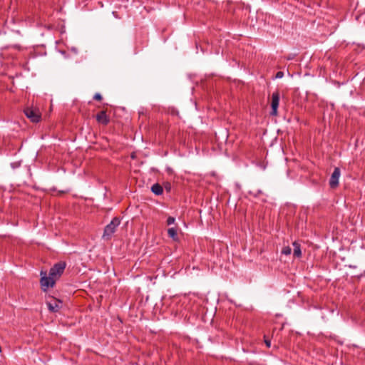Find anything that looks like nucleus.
I'll use <instances>...</instances> for the list:
<instances>
[{
	"label": "nucleus",
	"instance_id": "obj_1",
	"mask_svg": "<svg viewBox=\"0 0 365 365\" xmlns=\"http://www.w3.org/2000/svg\"><path fill=\"white\" fill-rule=\"evenodd\" d=\"M66 267L65 261H59L55 263L49 269L48 275L46 272L41 271L40 285L43 292H46L48 288H53L56 282L61 278Z\"/></svg>",
	"mask_w": 365,
	"mask_h": 365
},
{
	"label": "nucleus",
	"instance_id": "obj_2",
	"mask_svg": "<svg viewBox=\"0 0 365 365\" xmlns=\"http://www.w3.org/2000/svg\"><path fill=\"white\" fill-rule=\"evenodd\" d=\"M121 219L119 217H115L111 222L107 225L103 230V239L105 240H111L113 235L115 232L117 227L120 225Z\"/></svg>",
	"mask_w": 365,
	"mask_h": 365
},
{
	"label": "nucleus",
	"instance_id": "obj_3",
	"mask_svg": "<svg viewBox=\"0 0 365 365\" xmlns=\"http://www.w3.org/2000/svg\"><path fill=\"white\" fill-rule=\"evenodd\" d=\"M337 21V19L333 15L329 16L326 19L323 17L322 24L324 26L323 35L329 36L333 34L336 29Z\"/></svg>",
	"mask_w": 365,
	"mask_h": 365
},
{
	"label": "nucleus",
	"instance_id": "obj_4",
	"mask_svg": "<svg viewBox=\"0 0 365 365\" xmlns=\"http://www.w3.org/2000/svg\"><path fill=\"white\" fill-rule=\"evenodd\" d=\"M24 113L32 123H38L41 120V114L37 108L27 107Z\"/></svg>",
	"mask_w": 365,
	"mask_h": 365
},
{
	"label": "nucleus",
	"instance_id": "obj_5",
	"mask_svg": "<svg viewBox=\"0 0 365 365\" xmlns=\"http://www.w3.org/2000/svg\"><path fill=\"white\" fill-rule=\"evenodd\" d=\"M46 304L51 312H58L62 307L63 302L53 297L49 296L46 300Z\"/></svg>",
	"mask_w": 365,
	"mask_h": 365
},
{
	"label": "nucleus",
	"instance_id": "obj_6",
	"mask_svg": "<svg viewBox=\"0 0 365 365\" xmlns=\"http://www.w3.org/2000/svg\"><path fill=\"white\" fill-rule=\"evenodd\" d=\"M280 94L279 91H274L272 95L270 115L277 116L278 115V108L279 104Z\"/></svg>",
	"mask_w": 365,
	"mask_h": 365
},
{
	"label": "nucleus",
	"instance_id": "obj_7",
	"mask_svg": "<svg viewBox=\"0 0 365 365\" xmlns=\"http://www.w3.org/2000/svg\"><path fill=\"white\" fill-rule=\"evenodd\" d=\"M339 177L340 169L339 168H335L329 182L331 188L334 189L338 187Z\"/></svg>",
	"mask_w": 365,
	"mask_h": 365
},
{
	"label": "nucleus",
	"instance_id": "obj_8",
	"mask_svg": "<svg viewBox=\"0 0 365 365\" xmlns=\"http://www.w3.org/2000/svg\"><path fill=\"white\" fill-rule=\"evenodd\" d=\"M96 121L103 125H107L110 123V117L107 115L106 110H101L96 115Z\"/></svg>",
	"mask_w": 365,
	"mask_h": 365
},
{
	"label": "nucleus",
	"instance_id": "obj_9",
	"mask_svg": "<svg viewBox=\"0 0 365 365\" xmlns=\"http://www.w3.org/2000/svg\"><path fill=\"white\" fill-rule=\"evenodd\" d=\"M151 192L155 195H160L163 192V187L159 183H155L151 186Z\"/></svg>",
	"mask_w": 365,
	"mask_h": 365
},
{
	"label": "nucleus",
	"instance_id": "obj_10",
	"mask_svg": "<svg viewBox=\"0 0 365 365\" xmlns=\"http://www.w3.org/2000/svg\"><path fill=\"white\" fill-rule=\"evenodd\" d=\"M168 235L173 241L178 242L179 237L176 227H170L168 230Z\"/></svg>",
	"mask_w": 365,
	"mask_h": 365
},
{
	"label": "nucleus",
	"instance_id": "obj_11",
	"mask_svg": "<svg viewBox=\"0 0 365 365\" xmlns=\"http://www.w3.org/2000/svg\"><path fill=\"white\" fill-rule=\"evenodd\" d=\"M292 245L294 247V250H293L294 257H298V258L301 257L302 252H301L300 245L297 242H294Z\"/></svg>",
	"mask_w": 365,
	"mask_h": 365
},
{
	"label": "nucleus",
	"instance_id": "obj_12",
	"mask_svg": "<svg viewBox=\"0 0 365 365\" xmlns=\"http://www.w3.org/2000/svg\"><path fill=\"white\" fill-rule=\"evenodd\" d=\"M309 182H310L313 185H318L317 174H316V175L312 174V175L309 177Z\"/></svg>",
	"mask_w": 365,
	"mask_h": 365
},
{
	"label": "nucleus",
	"instance_id": "obj_13",
	"mask_svg": "<svg viewBox=\"0 0 365 365\" xmlns=\"http://www.w3.org/2000/svg\"><path fill=\"white\" fill-rule=\"evenodd\" d=\"M292 252V249L289 246L284 247L282 250V254L289 255Z\"/></svg>",
	"mask_w": 365,
	"mask_h": 365
},
{
	"label": "nucleus",
	"instance_id": "obj_14",
	"mask_svg": "<svg viewBox=\"0 0 365 365\" xmlns=\"http://www.w3.org/2000/svg\"><path fill=\"white\" fill-rule=\"evenodd\" d=\"M163 187L166 190V192H170L171 190V184L168 182L164 183Z\"/></svg>",
	"mask_w": 365,
	"mask_h": 365
},
{
	"label": "nucleus",
	"instance_id": "obj_15",
	"mask_svg": "<svg viewBox=\"0 0 365 365\" xmlns=\"http://www.w3.org/2000/svg\"><path fill=\"white\" fill-rule=\"evenodd\" d=\"M175 217L169 216L167 219L166 222H167L168 225H170L173 224L175 222Z\"/></svg>",
	"mask_w": 365,
	"mask_h": 365
},
{
	"label": "nucleus",
	"instance_id": "obj_16",
	"mask_svg": "<svg viewBox=\"0 0 365 365\" xmlns=\"http://www.w3.org/2000/svg\"><path fill=\"white\" fill-rule=\"evenodd\" d=\"M264 341L267 347L269 348L271 346V340L266 336H264Z\"/></svg>",
	"mask_w": 365,
	"mask_h": 365
},
{
	"label": "nucleus",
	"instance_id": "obj_17",
	"mask_svg": "<svg viewBox=\"0 0 365 365\" xmlns=\"http://www.w3.org/2000/svg\"><path fill=\"white\" fill-rule=\"evenodd\" d=\"M103 98L102 96L101 93H96L94 96H93V99L96 100V101H101Z\"/></svg>",
	"mask_w": 365,
	"mask_h": 365
},
{
	"label": "nucleus",
	"instance_id": "obj_18",
	"mask_svg": "<svg viewBox=\"0 0 365 365\" xmlns=\"http://www.w3.org/2000/svg\"><path fill=\"white\" fill-rule=\"evenodd\" d=\"M284 76V73L282 71H278L277 72L275 75L276 78H281Z\"/></svg>",
	"mask_w": 365,
	"mask_h": 365
},
{
	"label": "nucleus",
	"instance_id": "obj_19",
	"mask_svg": "<svg viewBox=\"0 0 365 365\" xmlns=\"http://www.w3.org/2000/svg\"><path fill=\"white\" fill-rule=\"evenodd\" d=\"M262 193V191L261 190H257V192L255 193H254L253 195L255 197H257Z\"/></svg>",
	"mask_w": 365,
	"mask_h": 365
},
{
	"label": "nucleus",
	"instance_id": "obj_20",
	"mask_svg": "<svg viewBox=\"0 0 365 365\" xmlns=\"http://www.w3.org/2000/svg\"><path fill=\"white\" fill-rule=\"evenodd\" d=\"M178 114V111H176V112H172V114Z\"/></svg>",
	"mask_w": 365,
	"mask_h": 365
},
{
	"label": "nucleus",
	"instance_id": "obj_21",
	"mask_svg": "<svg viewBox=\"0 0 365 365\" xmlns=\"http://www.w3.org/2000/svg\"><path fill=\"white\" fill-rule=\"evenodd\" d=\"M178 114V111H176V112H172V114Z\"/></svg>",
	"mask_w": 365,
	"mask_h": 365
},
{
	"label": "nucleus",
	"instance_id": "obj_22",
	"mask_svg": "<svg viewBox=\"0 0 365 365\" xmlns=\"http://www.w3.org/2000/svg\"><path fill=\"white\" fill-rule=\"evenodd\" d=\"M178 114V111H176V112H172V114Z\"/></svg>",
	"mask_w": 365,
	"mask_h": 365
}]
</instances>
